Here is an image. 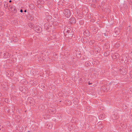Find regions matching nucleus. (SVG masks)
I'll list each match as a JSON object with an SVG mask.
<instances>
[{
	"instance_id": "nucleus-1",
	"label": "nucleus",
	"mask_w": 132,
	"mask_h": 132,
	"mask_svg": "<svg viewBox=\"0 0 132 132\" xmlns=\"http://www.w3.org/2000/svg\"><path fill=\"white\" fill-rule=\"evenodd\" d=\"M64 13L65 16L67 18H68L70 17L71 14L69 10L67 9L65 10Z\"/></svg>"
},
{
	"instance_id": "nucleus-2",
	"label": "nucleus",
	"mask_w": 132,
	"mask_h": 132,
	"mask_svg": "<svg viewBox=\"0 0 132 132\" xmlns=\"http://www.w3.org/2000/svg\"><path fill=\"white\" fill-rule=\"evenodd\" d=\"M13 7L12 6H11L10 8L11 9H12V11H13L14 10V9H13Z\"/></svg>"
},
{
	"instance_id": "nucleus-3",
	"label": "nucleus",
	"mask_w": 132,
	"mask_h": 132,
	"mask_svg": "<svg viewBox=\"0 0 132 132\" xmlns=\"http://www.w3.org/2000/svg\"><path fill=\"white\" fill-rule=\"evenodd\" d=\"M76 78H77V77H75L74 78V79H75V81H76V82H77V80H76Z\"/></svg>"
},
{
	"instance_id": "nucleus-4",
	"label": "nucleus",
	"mask_w": 132,
	"mask_h": 132,
	"mask_svg": "<svg viewBox=\"0 0 132 132\" xmlns=\"http://www.w3.org/2000/svg\"><path fill=\"white\" fill-rule=\"evenodd\" d=\"M6 3V7H7V6H8V3L6 2H5Z\"/></svg>"
},
{
	"instance_id": "nucleus-5",
	"label": "nucleus",
	"mask_w": 132,
	"mask_h": 132,
	"mask_svg": "<svg viewBox=\"0 0 132 132\" xmlns=\"http://www.w3.org/2000/svg\"><path fill=\"white\" fill-rule=\"evenodd\" d=\"M20 12H23V11H22V10L21 9V10L20 11Z\"/></svg>"
},
{
	"instance_id": "nucleus-6",
	"label": "nucleus",
	"mask_w": 132,
	"mask_h": 132,
	"mask_svg": "<svg viewBox=\"0 0 132 132\" xmlns=\"http://www.w3.org/2000/svg\"><path fill=\"white\" fill-rule=\"evenodd\" d=\"M9 2H11V0L9 1Z\"/></svg>"
},
{
	"instance_id": "nucleus-7",
	"label": "nucleus",
	"mask_w": 132,
	"mask_h": 132,
	"mask_svg": "<svg viewBox=\"0 0 132 132\" xmlns=\"http://www.w3.org/2000/svg\"><path fill=\"white\" fill-rule=\"evenodd\" d=\"M24 12H26V10H25L24 11Z\"/></svg>"
},
{
	"instance_id": "nucleus-8",
	"label": "nucleus",
	"mask_w": 132,
	"mask_h": 132,
	"mask_svg": "<svg viewBox=\"0 0 132 132\" xmlns=\"http://www.w3.org/2000/svg\"><path fill=\"white\" fill-rule=\"evenodd\" d=\"M34 104H35V102H34V103H33L32 105Z\"/></svg>"
},
{
	"instance_id": "nucleus-9",
	"label": "nucleus",
	"mask_w": 132,
	"mask_h": 132,
	"mask_svg": "<svg viewBox=\"0 0 132 132\" xmlns=\"http://www.w3.org/2000/svg\"><path fill=\"white\" fill-rule=\"evenodd\" d=\"M1 93H0V96H1Z\"/></svg>"
},
{
	"instance_id": "nucleus-10",
	"label": "nucleus",
	"mask_w": 132,
	"mask_h": 132,
	"mask_svg": "<svg viewBox=\"0 0 132 132\" xmlns=\"http://www.w3.org/2000/svg\"><path fill=\"white\" fill-rule=\"evenodd\" d=\"M77 78L79 79V78L78 77H77Z\"/></svg>"
},
{
	"instance_id": "nucleus-11",
	"label": "nucleus",
	"mask_w": 132,
	"mask_h": 132,
	"mask_svg": "<svg viewBox=\"0 0 132 132\" xmlns=\"http://www.w3.org/2000/svg\"><path fill=\"white\" fill-rule=\"evenodd\" d=\"M49 128H51V127Z\"/></svg>"
}]
</instances>
